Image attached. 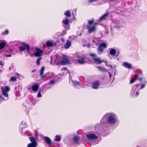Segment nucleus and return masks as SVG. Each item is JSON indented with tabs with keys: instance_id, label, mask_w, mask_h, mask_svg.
<instances>
[{
	"instance_id": "nucleus-1",
	"label": "nucleus",
	"mask_w": 147,
	"mask_h": 147,
	"mask_svg": "<svg viewBox=\"0 0 147 147\" xmlns=\"http://www.w3.org/2000/svg\"><path fill=\"white\" fill-rule=\"evenodd\" d=\"M94 19L92 18L91 20H89L88 22V24L86 25L87 28L88 30L89 33L94 32L96 30V27L95 26H91L92 24L94 22Z\"/></svg>"
},
{
	"instance_id": "nucleus-2",
	"label": "nucleus",
	"mask_w": 147,
	"mask_h": 147,
	"mask_svg": "<svg viewBox=\"0 0 147 147\" xmlns=\"http://www.w3.org/2000/svg\"><path fill=\"white\" fill-rule=\"evenodd\" d=\"M23 46H20L19 47L20 50L21 51H24L26 49L27 51V53L31 55V53L30 52V46L28 44L24 42L21 43Z\"/></svg>"
},
{
	"instance_id": "nucleus-3",
	"label": "nucleus",
	"mask_w": 147,
	"mask_h": 147,
	"mask_svg": "<svg viewBox=\"0 0 147 147\" xmlns=\"http://www.w3.org/2000/svg\"><path fill=\"white\" fill-rule=\"evenodd\" d=\"M136 73V74L134 75V77L130 80L129 82L130 84L133 83L136 80H137L138 77L139 76L143 75L142 72L140 70H137Z\"/></svg>"
},
{
	"instance_id": "nucleus-4",
	"label": "nucleus",
	"mask_w": 147,
	"mask_h": 147,
	"mask_svg": "<svg viewBox=\"0 0 147 147\" xmlns=\"http://www.w3.org/2000/svg\"><path fill=\"white\" fill-rule=\"evenodd\" d=\"M90 55L93 57V59L95 62L98 64H100L103 61V60L101 59L98 58L96 55L93 53L90 54Z\"/></svg>"
},
{
	"instance_id": "nucleus-5",
	"label": "nucleus",
	"mask_w": 147,
	"mask_h": 147,
	"mask_svg": "<svg viewBox=\"0 0 147 147\" xmlns=\"http://www.w3.org/2000/svg\"><path fill=\"white\" fill-rule=\"evenodd\" d=\"M62 23L63 24V26L67 30L69 29L70 25H69V20L67 17H65V19H63Z\"/></svg>"
},
{
	"instance_id": "nucleus-6",
	"label": "nucleus",
	"mask_w": 147,
	"mask_h": 147,
	"mask_svg": "<svg viewBox=\"0 0 147 147\" xmlns=\"http://www.w3.org/2000/svg\"><path fill=\"white\" fill-rule=\"evenodd\" d=\"M70 63L69 60L67 56L63 55L62 57V60L60 62V65H65L66 64H69Z\"/></svg>"
},
{
	"instance_id": "nucleus-7",
	"label": "nucleus",
	"mask_w": 147,
	"mask_h": 147,
	"mask_svg": "<svg viewBox=\"0 0 147 147\" xmlns=\"http://www.w3.org/2000/svg\"><path fill=\"white\" fill-rule=\"evenodd\" d=\"M107 47V45L105 43L100 44L98 48V53L99 54H100V53L102 52Z\"/></svg>"
},
{
	"instance_id": "nucleus-8",
	"label": "nucleus",
	"mask_w": 147,
	"mask_h": 147,
	"mask_svg": "<svg viewBox=\"0 0 147 147\" xmlns=\"http://www.w3.org/2000/svg\"><path fill=\"white\" fill-rule=\"evenodd\" d=\"M39 88V86L38 84H35L31 86V88L28 87V89L30 91V90L34 92H37Z\"/></svg>"
},
{
	"instance_id": "nucleus-9",
	"label": "nucleus",
	"mask_w": 147,
	"mask_h": 147,
	"mask_svg": "<svg viewBox=\"0 0 147 147\" xmlns=\"http://www.w3.org/2000/svg\"><path fill=\"white\" fill-rule=\"evenodd\" d=\"M100 85V82L98 80H96L93 82L91 87L94 89H96L99 88Z\"/></svg>"
},
{
	"instance_id": "nucleus-10",
	"label": "nucleus",
	"mask_w": 147,
	"mask_h": 147,
	"mask_svg": "<svg viewBox=\"0 0 147 147\" xmlns=\"http://www.w3.org/2000/svg\"><path fill=\"white\" fill-rule=\"evenodd\" d=\"M86 136L87 138L90 140H94L97 139L98 138V137L93 133L87 134Z\"/></svg>"
},
{
	"instance_id": "nucleus-11",
	"label": "nucleus",
	"mask_w": 147,
	"mask_h": 147,
	"mask_svg": "<svg viewBox=\"0 0 147 147\" xmlns=\"http://www.w3.org/2000/svg\"><path fill=\"white\" fill-rule=\"evenodd\" d=\"M107 122L109 124H113L116 123V120L113 116L111 115L108 117Z\"/></svg>"
},
{
	"instance_id": "nucleus-12",
	"label": "nucleus",
	"mask_w": 147,
	"mask_h": 147,
	"mask_svg": "<svg viewBox=\"0 0 147 147\" xmlns=\"http://www.w3.org/2000/svg\"><path fill=\"white\" fill-rule=\"evenodd\" d=\"M36 49V52L33 53L36 57H40L41 56L42 54L44 53V51L40 49L37 48Z\"/></svg>"
},
{
	"instance_id": "nucleus-13",
	"label": "nucleus",
	"mask_w": 147,
	"mask_h": 147,
	"mask_svg": "<svg viewBox=\"0 0 147 147\" xmlns=\"http://www.w3.org/2000/svg\"><path fill=\"white\" fill-rule=\"evenodd\" d=\"M71 45V41L69 40H67L66 43L64 45V47L65 49H67L69 48Z\"/></svg>"
},
{
	"instance_id": "nucleus-14",
	"label": "nucleus",
	"mask_w": 147,
	"mask_h": 147,
	"mask_svg": "<svg viewBox=\"0 0 147 147\" xmlns=\"http://www.w3.org/2000/svg\"><path fill=\"white\" fill-rule=\"evenodd\" d=\"M109 13V12H107L105 14L102 15L99 19L100 21H101L106 19V18L108 16Z\"/></svg>"
},
{
	"instance_id": "nucleus-15",
	"label": "nucleus",
	"mask_w": 147,
	"mask_h": 147,
	"mask_svg": "<svg viewBox=\"0 0 147 147\" xmlns=\"http://www.w3.org/2000/svg\"><path fill=\"white\" fill-rule=\"evenodd\" d=\"M123 65L125 68L130 69L132 67V65L126 62L123 63Z\"/></svg>"
},
{
	"instance_id": "nucleus-16",
	"label": "nucleus",
	"mask_w": 147,
	"mask_h": 147,
	"mask_svg": "<svg viewBox=\"0 0 147 147\" xmlns=\"http://www.w3.org/2000/svg\"><path fill=\"white\" fill-rule=\"evenodd\" d=\"M46 44L47 47H51L56 45V43L52 41H47Z\"/></svg>"
},
{
	"instance_id": "nucleus-17",
	"label": "nucleus",
	"mask_w": 147,
	"mask_h": 147,
	"mask_svg": "<svg viewBox=\"0 0 147 147\" xmlns=\"http://www.w3.org/2000/svg\"><path fill=\"white\" fill-rule=\"evenodd\" d=\"M45 66H43L40 69V75L41 76V77L42 78H45V77L44 76V72L45 70Z\"/></svg>"
},
{
	"instance_id": "nucleus-18",
	"label": "nucleus",
	"mask_w": 147,
	"mask_h": 147,
	"mask_svg": "<svg viewBox=\"0 0 147 147\" xmlns=\"http://www.w3.org/2000/svg\"><path fill=\"white\" fill-rule=\"evenodd\" d=\"M78 58L80 59H78L77 60V62L79 64H83L85 63V61L84 60V58L82 57H78Z\"/></svg>"
},
{
	"instance_id": "nucleus-19",
	"label": "nucleus",
	"mask_w": 147,
	"mask_h": 147,
	"mask_svg": "<svg viewBox=\"0 0 147 147\" xmlns=\"http://www.w3.org/2000/svg\"><path fill=\"white\" fill-rule=\"evenodd\" d=\"M45 141L48 144H51V141L50 139L48 137L46 136L44 139Z\"/></svg>"
},
{
	"instance_id": "nucleus-20",
	"label": "nucleus",
	"mask_w": 147,
	"mask_h": 147,
	"mask_svg": "<svg viewBox=\"0 0 147 147\" xmlns=\"http://www.w3.org/2000/svg\"><path fill=\"white\" fill-rule=\"evenodd\" d=\"M30 141L32 142L31 143H34L35 144H37L36 140V139L34 137H31L30 138Z\"/></svg>"
},
{
	"instance_id": "nucleus-21",
	"label": "nucleus",
	"mask_w": 147,
	"mask_h": 147,
	"mask_svg": "<svg viewBox=\"0 0 147 147\" xmlns=\"http://www.w3.org/2000/svg\"><path fill=\"white\" fill-rule=\"evenodd\" d=\"M6 43L5 41L1 42L0 43V50L3 49L5 47Z\"/></svg>"
},
{
	"instance_id": "nucleus-22",
	"label": "nucleus",
	"mask_w": 147,
	"mask_h": 147,
	"mask_svg": "<svg viewBox=\"0 0 147 147\" xmlns=\"http://www.w3.org/2000/svg\"><path fill=\"white\" fill-rule=\"evenodd\" d=\"M116 51L115 49H111L109 53L110 55H114L116 53Z\"/></svg>"
},
{
	"instance_id": "nucleus-23",
	"label": "nucleus",
	"mask_w": 147,
	"mask_h": 147,
	"mask_svg": "<svg viewBox=\"0 0 147 147\" xmlns=\"http://www.w3.org/2000/svg\"><path fill=\"white\" fill-rule=\"evenodd\" d=\"M2 93L3 94L5 97H8V94L7 93V92L4 91V89L3 87H1Z\"/></svg>"
},
{
	"instance_id": "nucleus-24",
	"label": "nucleus",
	"mask_w": 147,
	"mask_h": 147,
	"mask_svg": "<svg viewBox=\"0 0 147 147\" xmlns=\"http://www.w3.org/2000/svg\"><path fill=\"white\" fill-rule=\"evenodd\" d=\"M73 140L74 142H76L80 140V138L79 136H76L74 138Z\"/></svg>"
},
{
	"instance_id": "nucleus-25",
	"label": "nucleus",
	"mask_w": 147,
	"mask_h": 147,
	"mask_svg": "<svg viewBox=\"0 0 147 147\" xmlns=\"http://www.w3.org/2000/svg\"><path fill=\"white\" fill-rule=\"evenodd\" d=\"M37 146V145L35 144L34 143H31L28 144L27 147H36Z\"/></svg>"
},
{
	"instance_id": "nucleus-26",
	"label": "nucleus",
	"mask_w": 147,
	"mask_h": 147,
	"mask_svg": "<svg viewBox=\"0 0 147 147\" xmlns=\"http://www.w3.org/2000/svg\"><path fill=\"white\" fill-rule=\"evenodd\" d=\"M55 137L56 138L55 139V141H57L58 142L60 141L61 139V138L60 136L56 135L55 136Z\"/></svg>"
},
{
	"instance_id": "nucleus-27",
	"label": "nucleus",
	"mask_w": 147,
	"mask_h": 147,
	"mask_svg": "<svg viewBox=\"0 0 147 147\" xmlns=\"http://www.w3.org/2000/svg\"><path fill=\"white\" fill-rule=\"evenodd\" d=\"M17 77L16 76H14L11 77L10 79V81L15 82L16 81Z\"/></svg>"
},
{
	"instance_id": "nucleus-28",
	"label": "nucleus",
	"mask_w": 147,
	"mask_h": 147,
	"mask_svg": "<svg viewBox=\"0 0 147 147\" xmlns=\"http://www.w3.org/2000/svg\"><path fill=\"white\" fill-rule=\"evenodd\" d=\"M64 14L67 17H70L71 16V14L69 11H67L64 13Z\"/></svg>"
},
{
	"instance_id": "nucleus-29",
	"label": "nucleus",
	"mask_w": 147,
	"mask_h": 147,
	"mask_svg": "<svg viewBox=\"0 0 147 147\" xmlns=\"http://www.w3.org/2000/svg\"><path fill=\"white\" fill-rule=\"evenodd\" d=\"M98 69L102 71L105 72V69L104 68H103L99 66L97 67Z\"/></svg>"
},
{
	"instance_id": "nucleus-30",
	"label": "nucleus",
	"mask_w": 147,
	"mask_h": 147,
	"mask_svg": "<svg viewBox=\"0 0 147 147\" xmlns=\"http://www.w3.org/2000/svg\"><path fill=\"white\" fill-rule=\"evenodd\" d=\"M4 89V91H5L6 92H8L10 90V88L8 86H5Z\"/></svg>"
},
{
	"instance_id": "nucleus-31",
	"label": "nucleus",
	"mask_w": 147,
	"mask_h": 147,
	"mask_svg": "<svg viewBox=\"0 0 147 147\" xmlns=\"http://www.w3.org/2000/svg\"><path fill=\"white\" fill-rule=\"evenodd\" d=\"M41 57H39L38 59L36 60V63L37 65H39L40 62V60L42 59Z\"/></svg>"
},
{
	"instance_id": "nucleus-32",
	"label": "nucleus",
	"mask_w": 147,
	"mask_h": 147,
	"mask_svg": "<svg viewBox=\"0 0 147 147\" xmlns=\"http://www.w3.org/2000/svg\"><path fill=\"white\" fill-rule=\"evenodd\" d=\"M3 35H7L9 33V31L8 29H6L4 32H3Z\"/></svg>"
},
{
	"instance_id": "nucleus-33",
	"label": "nucleus",
	"mask_w": 147,
	"mask_h": 147,
	"mask_svg": "<svg viewBox=\"0 0 147 147\" xmlns=\"http://www.w3.org/2000/svg\"><path fill=\"white\" fill-rule=\"evenodd\" d=\"M42 96V95L41 94V92L40 91H39L37 95V97L38 98Z\"/></svg>"
},
{
	"instance_id": "nucleus-34",
	"label": "nucleus",
	"mask_w": 147,
	"mask_h": 147,
	"mask_svg": "<svg viewBox=\"0 0 147 147\" xmlns=\"http://www.w3.org/2000/svg\"><path fill=\"white\" fill-rule=\"evenodd\" d=\"M145 85L144 84H142L141 85V87L140 88V89H142L143 88L145 87Z\"/></svg>"
},
{
	"instance_id": "nucleus-35",
	"label": "nucleus",
	"mask_w": 147,
	"mask_h": 147,
	"mask_svg": "<svg viewBox=\"0 0 147 147\" xmlns=\"http://www.w3.org/2000/svg\"><path fill=\"white\" fill-rule=\"evenodd\" d=\"M98 0H88V1L89 3H91L93 2H95Z\"/></svg>"
},
{
	"instance_id": "nucleus-36",
	"label": "nucleus",
	"mask_w": 147,
	"mask_h": 147,
	"mask_svg": "<svg viewBox=\"0 0 147 147\" xmlns=\"http://www.w3.org/2000/svg\"><path fill=\"white\" fill-rule=\"evenodd\" d=\"M67 68L66 67H63V68H62L61 69V71H63L64 70H67Z\"/></svg>"
},
{
	"instance_id": "nucleus-37",
	"label": "nucleus",
	"mask_w": 147,
	"mask_h": 147,
	"mask_svg": "<svg viewBox=\"0 0 147 147\" xmlns=\"http://www.w3.org/2000/svg\"><path fill=\"white\" fill-rule=\"evenodd\" d=\"M138 80H139L140 81H142V77H139L138 78Z\"/></svg>"
},
{
	"instance_id": "nucleus-38",
	"label": "nucleus",
	"mask_w": 147,
	"mask_h": 147,
	"mask_svg": "<svg viewBox=\"0 0 147 147\" xmlns=\"http://www.w3.org/2000/svg\"><path fill=\"white\" fill-rule=\"evenodd\" d=\"M139 94H140V93L139 92H138V91L136 92V97L138 96V95H139Z\"/></svg>"
},
{
	"instance_id": "nucleus-39",
	"label": "nucleus",
	"mask_w": 147,
	"mask_h": 147,
	"mask_svg": "<svg viewBox=\"0 0 147 147\" xmlns=\"http://www.w3.org/2000/svg\"><path fill=\"white\" fill-rule=\"evenodd\" d=\"M5 56L6 57H10L11 56V55L10 54H9V55H5Z\"/></svg>"
},
{
	"instance_id": "nucleus-40",
	"label": "nucleus",
	"mask_w": 147,
	"mask_h": 147,
	"mask_svg": "<svg viewBox=\"0 0 147 147\" xmlns=\"http://www.w3.org/2000/svg\"><path fill=\"white\" fill-rule=\"evenodd\" d=\"M61 40L62 42H64L65 40L64 38H62L61 39Z\"/></svg>"
},
{
	"instance_id": "nucleus-41",
	"label": "nucleus",
	"mask_w": 147,
	"mask_h": 147,
	"mask_svg": "<svg viewBox=\"0 0 147 147\" xmlns=\"http://www.w3.org/2000/svg\"><path fill=\"white\" fill-rule=\"evenodd\" d=\"M50 82L52 84H53L54 83V81L53 80H51Z\"/></svg>"
},
{
	"instance_id": "nucleus-42",
	"label": "nucleus",
	"mask_w": 147,
	"mask_h": 147,
	"mask_svg": "<svg viewBox=\"0 0 147 147\" xmlns=\"http://www.w3.org/2000/svg\"><path fill=\"white\" fill-rule=\"evenodd\" d=\"M67 73H69V74H71L70 71L68 69H67Z\"/></svg>"
},
{
	"instance_id": "nucleus-43",
	"label": "nucleus",
	"mask_w": 147,
	"mask_h": 147,
	"mask_svg": "<svg viewBox=\"0 0 147 147\" xmlns=\"http://www.w3.org/2000/svg\"><path fill=\"white\" fill-rule=\"evenodd\" d=\"M76 84L78 85H80V83L79 82H77Z\"/></svg>"
},
{
	"instance_id": "nucleus-44",
	"label": "nucleus",
	"mask_w": 147,
	"mask_h": 147,
	"mask_svg": "<svg viewBox=\"0 0 147 147\" xmlns=\"http://www.w3.org/2000/svg\"><path fill=\"white\" fill-rule=\"evenodd\" d=\"M140 85V84H137L136 85V88H137L138 86H139Z\"/></svg>"
},
{
	"instance_id": "nucleus-45",
	"label": "nucleus",
	"mask_w": 147,
	"mask_h": 147,
	"mask_svg": "<svg viewBox=\"0 0 147 147\" xmlns=\"http://www.w3.org/2000/svg\"><path fill=\"white\" fill-rule=\"evenodd\" d=\"M109 73L110 74H109L110 77H111V76H112V75H111V73L110 72H109Z\"/></svg>"
},
{
	"instance_id": "nucleus-46",
	"label": "nucleus",
	"mask_w": 147,
	"mask_h": 147,
	"mask_svg": "<svg viewBox=\"0 0 147 147\" xmlns=\"http://www.w3.org/2000/svg\"><path fill=\"white\" fill-rule=\"evenodd\" d=\"M35 71V70H33L32 71V73L34 72Z\"/></svg>"
},
{
	"instance_id": "nucleus-47",
	"label": "nucleus",
	"mask_w": 147,
	"mask_h": 147,
	"mask_svg": "<svg viewBox=\"0 0 147 147\" xmlns=\"http://www.w3.org/2000/svg\"><path fill=\"white\" fill-rule=\"evenodd\" d=\"M2 62L1 61H0V65H2Z\"/></svg>"
},
{
	"instance_id": "nucleus-48",
	"label": "nucleus",
	"mask_w": 147,
	"mask_h": 147,
	"mask_svg": "<svg viewBox=\"0 0 147 147\" xmlns=\"http://www.w3.org/2000/svg\"><path fill=\"white\" fill-rule=\"evenodd\" d=\"M33 55H34V54H32V55H31L30 56H31V57H32V56H33Z\"/></svg>"
},
{
	"instance_id": "nucleus-49",
	"label": "nucleus",
	"mask_w": 147,
	"mask_h": 147,
	"mask_svg": "<svg viewBox=\"0 0 147 147\" xmlns=\"http://www.w3.org/2000/svg\"><path fill=\"white\" fill-rule=\"evenodd\" d=\"M115 0H111V1H115Z\"/></svg>"
},
{
	"instance_id": "nucleus-50",
	"label": "nucleus",
	"mask_w": 147,
	"mask_h": 147,
	"mask_svg": "<svg viewBox=\"0 0 147 147\" xmlns=\"http://www.w3.org/2000/svg\"><path fill=\"white\" fill-rule=\"evenodd\" d=\"M10 69H11V68H10V67H9V70H10Z\"/></svg>"
},
{
	"instance_id": "nucleus-51",
	"label": "nucleus",
	"mask_w": 147,
	"mask_h": 147,
	"mask_svg": "<svg viewBox=\"0 0 147 147\" xmlns=\"http://www.w3.org/2000/svg\"><path fill=\"white\" fill-rule=\"evenodd\" d=\"M1 70L0 69V72H1Z\"/></svg>"
},
{
	"instance_id": "nucleus-52",
	"label": "nucleus",
	"mask_w": 147,
	"mask_h": 147,
	"mask_svg": "<svg viewBox=\"0 0 147 147\" xmlns=\"http://www.w3.org/2000/svg\"><path fill=\"white\" fill-rule=\"evenodd\" d=\"M1 98V96H0V99Z\"/></svg>"
},
{
	"instance_id": "nucleus-53",
	"label": "nucleus",
	"mask_w": 147,
	"mask_h": 147,
	"mask_svg": "<svg viewBox=\"0 0 147 147\" xmlns=\"http://www.w3.org/2000/svg\"><path fill=\"white\" fill-rule=\"evenodd\" d=\"M17 75H18V73H17Z\"/></svg>"
},
{
	"instance_id": "nucleus-54",
	"label": "nucleus",
	"mask_w": 147,
	"mask_h": 147,
	"mask_svg": "<svg viewBox=\"0 0 147 147\" xmlns=\"http://www.w3.org/2000/svg\"><path fill=\"white\" fill-rule=\"evenodd\" d=\"M95 24H97L96 23H95Z\"/></svg>"
},
{
	"instance_id": "nucleus-55",
	"label": "nucleus",
	"mask_w": 147,
	"mask_h": 147,
	"mask_svg": "<svg viewBox=\"0 0 147 147\" xmlns=\"http://www.w3.org/2000/svg\"><path fill=\"white\" fill-rule=\"evenodd\" d=\"M66 32H65V34H66Z\"/></svg>"
},
{
	"instance_id": "nucleus-56",
	"label": "nucleus",
	"mask_w": 147,
	"mask_h": 147,
	"mask_svg": "<svg viewBox=\"0 0 147 147\" xmlns=\"http://www.w3.org/2000/svg\"><path fill=\"white\" fill-rule=\"evenodd\" d=\"M19 77H20V75H19Z\"/></svg>"
}]
</instances>
